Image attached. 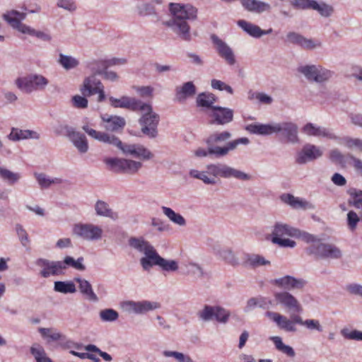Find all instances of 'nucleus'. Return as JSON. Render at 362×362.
<instances>
[{
    "instance_id": "nucleus-15",
    "label": "nucleus",
    "mask_w": 362,
    "mask_h": 362,
    "mask_svg": "<svg viewBox=\"0 0 362 362\" xmlns=\"http://www.w3.org/2000/svg\"><path fill=\"white\" fill-rule=\"evenodd\" d=\"M73 232L88 240H98L103 234L101 228L93 224H76L74 226Z\"/></svg>"
},
{
    "instance_id": "nucleus-35",
    "label": "nucleus",
    "mask_w": 362,
    "mask_h": 362,
    "mask_svg": "<svg viewBox=\"0 0 362 362\" xmlns=\"http://www.w3.org/2000/svg\"><path fill=\"white\" fill-rule=\"evenodd\" d=\"M153 256H150L151 261V267L153 265H158L165 271H176L178 268L177 264L174 260H166L159 256L158 253H153Z\"/></svg>"
},
{
    "instance_id": "nucleus-25",
    "label": "nucleus",
    "mask_w": 362,
    "mask_h": 362,
    "mask_svg": "<svg viewBox=\"0 0 362 362\" xmlns=\"http://www.w3.org/2000/svg\"><path fill=\"white\" fill-rule=\"evenodd\" d=\"M211 117L214 119V122L218 124H225L230 122L233 118L232 110L221 107H214Z\"/></svg>"
},
{
    "instance_id": "nucleus-60",
    "label": "nucleus",
    "mask_w": 362,
    "mask_h": 362,
    "mask_svg": "<svg viewBox=\"0 0 362 362\" xmlns=\"http://www.w3.org/2000/svg\"><path fill=\"white\" fill-rule=\"evenodd\" d=\"M86 350H87L88 351H93V352L98 353L106 361H112V356L109 354L102 351L96 346H95L93 344H89V345L86 346Z\"/></svg>"
},
{
    "instance_id": "nucleus-34",
    "label": "nucleus",
    "mask_w": 362,
    "mask_h": 362,
    "mask_svg": "<svg viewBox=\"0 0 362 362\" xmlns=\"http://www.w3.org/2000/svg\"><path fill=\"white\" fill-rule=\"evenodd\" d=\"M281 199L286 204H289L294 209H312L313 205L305 200L296 197L290 194H284L281 196Z\"/></svg>"
},
{
    "instance_id": "nucleus-19",
    "label": "nucleus",
    "mask_w": 362,
    "mask_h": 362,
    "mask_svg": "<svg viewBox=\"0 0 362 362\" xmlns=\"http://www.w3.org/2000/svg\"><path fill=\"white\" fill-rule=\"evenodd\" d=\"M211 40L216 46L218 55L223 58L228 64L230 66L234 65L235 63V57L232 49L215 35H211Z\"/></svg>"
},
{
    "instance_id": "nucleus-26",
    "label": "nucleus",
    "mask_w": 362,
    "mask_h": 362,
    "mask_svg": "<svg viewBox=\"0 0 362 362\" xmlns=\"http://www.w3.org/2000/svg\"><path fill=\"white\" fill-rule=\"evenodd\" d=\"M101 119L103 122V127L110 132L122 130L125 126V120L119 116H112L107 114L103 115Z\"/></svg>"
},
{
    "instance_id": "nucleus-33",
    "label": "nucleus",
    "mask_w": 362,
    "mask_h": 362,
    "mask_svg": "<svg viewBox=\"0 0 362 362\" xmlns=\"http://www.w3.org/2000/svg\"><path fill=\"white\" fill-rule=\"evenodd\" d=\"M74 281L78 284V289L86 298L94 302L98 301V298L94 293L91 284L87 280L75 278Z\"/></svg>"
},
{
    "instance_id": "nucleus-28",
    "label": "nucleus",
    "mask_w": 362,
    "mask_h": 362,
    "mask_svg": "<svg viewBox=\"0 0 362 362\" xmlns=\"http://www.w3.org/2000/svg\"><path fill=\"white\" fill-rule=\"evenodd\" d=\"M101 88H103L102 83L92 76L84 80L81 91L83 96H90L98 93Z\"/></svg>"
},
{
    "instance_id": "nucleus-21",
    "label": "nucleus",
    "mask_w": 362,
    "mask_h": 362,
    "mask_svg": "<svg viewBox=\"0 0 362 362\" xmlns=\"http://www.w3.org/2000/svg\"><path fill=\"white\" fill-rule=\"evenodd\" d=\"M322 155V150L313 144H305L302 150L298 152L296 157V162L303 164L320 158Z\"/></svg>"
},
{
    "instance_id": "nucleus-49",
    "label": "nucleus",
    "mask_w": 362,
    "mask_h": 362,
    "mask_svg": "<svg viewBox=\"0 0 362 362\" xmlns=\"http://www.w3.org/2000/svg\"><path fill=\"white\" fill-rule=\"evenodd\" d=\"M83 258L79 257L77 260H75L73 257L66 256L64 261H62V263H64V267L66 269L67 267H73L77 270L83 271L85 270L86 267L83 264Z\"/></svg>"
},
{
    "instance_id": "nucleus-16",
    "label": "nucleus",
    "mask_w": 362,
    "mask_h": 362,
    "mask_svg": "<svg viewBox=\"0 0 362 362\" xmlns=\"http://www.w3.org/2000/svg\"><path fill=\"white\" fill-rule=\"evenodd\" d=\"M129 245L135 249L143 252L146 255V257L141 259V264L144 269H148L151 267V261L150 256H153V253H156V250L147 242L141 239L131 238L129 240Z\"/></svg>"
},
{
    "instance_id": "nucleus-3",
    "label": "nucleus",
    "mask_w": 362,
    "mask_h": 362,
    "mask_svg": "<svg viewBox=\"0 0 362 362\" xmlns=\"http://www.w3.org/2000/svg\"><path fill=\"white\" fill-rule=\"evenodd\" d=\"M4 18L9 23L13 28L17 29L19 32L28 34L32 36H36L37 38L42 39L45 41H49L51 37L49 35L41 32L37 31L21 23L26 17V13L24 12H19L16 10H11L4 14Z\"/></svg>"
},
{
    "instance_id": "nucleus-20",
    "label": "nucleus",
    "mask_w": 362,
    "mask_h": 362,
    "mask_svg": "<svg viewBox=\"0 0 362 362\" xmlns=\"http://www.w3.org/2000/svg\"><path fill=\"white\" fill-rule=\"evenodd\" d=\"M126 63L125 59L112 58L108 60H100L96 62L98 70L97 73L99 74H103L104 78L110 81H115L117 78V75L115 72L107 71L106 69L111 66L121 65Z\"/></svg>"
},
{
    "instance_id": "nucleus-46",
    "label": "nucleus",
    "mask_w": 362,
    "mask_h": 362,
    "mask_svg": "<svg viewBox=\"0 0 362 362\" xmlns=\"http://www.w3.org/2000/svg\"><path fill=\"white\" fill-rule=\"evenodd\" d=\"M162 210L164 214L173 223L179 226L185 225V220L180 214L175 213L172 209L166 206H163Z\"/></svg>"
},
{
    "instance_id": "nucleus-2",
    "label": "nucleus",
    "mask_w": 362,
    "mask_h": 362,
    "mask_svg": "<svg viewBox=\"0 0 362 362\" xmlns=\"http://www.w3.org/2000/svg\"><path fill=\"white\" fill-rule=\"evenodd\" d=\"M83 129L89 136L100 141L116 146L121 149L124 154H130L143 160H149L153 157L151 152L141 145L123 144L116 136L98 132L93 129L89 128L87 125L83 126Z\"/></svg>"
},
{
    "instance_id": "nucleus-1",
    "label": "nucleus",
    "mask_w": 362,
    "mask_h": 362,
    "mask_svg": "<svg viewBox=\"0 0 362 362\" xmlns=\"http://www.w3.org/2000/svg\"><path fill=\"white\" fill-rule=\"evenodd\" d=\"M169 9L173 18L163 22V25L170 28L182 40L189 41L191 40L190 27L187 21L197 18V9L191 4L176 3H170Z\"/></svg>"
},
{
    "instance_id": "nucleus-9",
    "label": "nucleus",
    "mask_w": 362,
    "mask_h": 362,
    "mask_svg": "<svg viewBox=\"0 0 362 362\" xmlns=\"http://www.w3.org/2000/svg\"><path fill=\"white\" fill-rule=\"evenodd\" d=\"M266 316L274 321L280 329L286 332H296L294 324L297 323L303 326L305 322L299 315H293L291 320H289L286 316L275 312L268 311L266 313Z\"/></svg>"
},
{
    "instance_id": "nucleus-13",
    "label": "nucleus",
    "mask_w": 362,
    "mask_h": 362,
    "mask_svg": "<svg viewBox=\"0 0 362 362\" xmlns=\"http://www.w3.org/2000/svg\"><path fill=\"white\" fill-rule=\"evenodd\" d=\"M144 114L140 119L142 132L150 137H155L157 134V126L159 122L158 115L152 112V108L150 110H141Z\"/></svg>"
},
{
    "instance_id": "nucleus-24",
    "label": "nucleus",
    "mask_w": 362,
    "mask_h": 362,
    "mask_svg": "<svg viewBox=\"0 0 362 362\" xmlns=\"http://www.w3.org/2000/svg\"><path fill=\"white\" fill-rule=\"evenodd\" d=\"M127 308L137 314L144 313L149 310L160 308V304L156 302H150L147 300L134 302L127 301L125 303Z\"/></svg>"
},
{
    "instance_id": "nucleus-58",
    "label": "nucleus",
    "mask_w": 362,
    "mask_h": 362,
    "mask_svg": "<svg viewBox=\"0 0 362 362\" xmlns=\"http://www.w3.org/2000/svg\"><path fill=\"white\" fill-rule=\"evenodd\" d=\"M16 230L17 235L23 246H27L30 242L26 230L21 225H16Z\"/></svg>"
},
{
    "instance_id": "nucleus-61",
    "label": "nucleus",
    "mask_w": 362,
    "mask_h": 362,
    "mask_svg": "<svg viewBox=\"0 0 362 362\" xmlns=\"http://www.w3.org/2000/svg\"><path fill=\"white\" fill-rule=\"evenodd\" d=\"M37 180L40 184V185L42 187H49L52 183H54V182H59L60 180L59 179H56L55 180H49L48 178H47L45 177V175L43 174H39L37 175Z\"/></svg>"
},
{
    "instance_id": "nucleus-12",
    "label": "nucleus",
    "mask_w": 362,
    "mask_h": 362,
    "mask_svg": "<svg viewBox=\"0 0 362 362\" xmlns=\"http://www.w3.org/2000/svg\"><path fill=\"white\" fill-rule=\"evenodd\" d=\"M298 71L302 73L308 80L320 83L327 80L332 75L329 70L315 65L300 66Z\"/></svg>"
},
{
    "instance_id": "nucleus-52",
    "label": "nucleus",
    "mask_w": 362,
    "mask_h": 362,
    "mask_svg": "<svg viewBox=\"0 0 362 362\" xmlns=\"http://www.w3.org/2000/svg\"><path fill=\"white\" fill-rule=\"evenodd\" d=\"M247 262L253 267H257L266 264H269L270 262L266 260L263 257L258 255H252L247 259Z\"/></svg>"
},
{
    "instance_id": "nucleus-6",
    "label": "nucleus",
    "mask_w": 362,
    "mask_h": 362,
    "mask_svg": "<svg viewBox=\"0 0 362 362\" xmlns=\"http://www.w3.org/2000/svg\"><path fill=\"white\" fill-rule=\"evenodd\" d=\"M109 168L115 173H122L133 175L136 173L142 167V163L129 159L124 158H105L104 160Z\"/></svg>"
},
{
    "instance_id": "nucleus-31",
    "label": "nucleus",
    "mask_w": 362,
    "mask_h": 362,
    "mask_svg": "<svg viewBox=\"0 0 362 362\" xmlns=\"http://www.w3.org/2000/svg\"><path fill=\"white\" fill-rule=\"evenodd\" d=\"M278 127L274 124H251L247 127V130L252 134L259 135H270L276 133Z\"/></svg>"
},
{
    "instance_id": "nucleus-39",
    "label": "nucleus",
    "mask_w": 362,
    "mask_h": 362,
    "mask_svg": "<svg viewBox=\"0 0 362 362\" xmlns=\"http://www.w3.org/2000/svg\"><path fill=\"white\" fill-rule=\"evenodd\" d=\"M231 137V134L228 131L222 132H215L211 134L206 140V143L208 146H215V144H218L222 142H225Z\"/></svg>"
},
{
    "instance_id": "nucleus-37",
    "label": "nucleus",
    "mask_w": 362,
    "mask_h": 362,
    "mask_svg": "<svg viewBox=\"0 0 362 362\" xmlns=\"http://www.w3.org/2000/svg\"><path fill=\"white\" fill-rule=\"evenodd\" d=\"M238 25L252 37H260L262 35L263 30L255 24L245 20H240L238 21Z\"/></svg>"
},
{
    "instance_id": "nucleus-51",
    "label": "nucleus",
    "mask_w": 362,
    "mask_h": 362,
    "mask_svg": "<svg viewBox=\"0 0 362 362\" xmlns=\"http://www.w3.org/2000/svg\"><path fill=\"white\" fill-rule=\"evenodd\" d=\"M0 176L5 180H7L10 184H13L17 182L20 178L18 173H13L7 169L0 167Z\"/></svg>"
},
{
    "instance_id": "nucleus-64",
    "label": "nucleus",
    "mask_w": 362,
    "mask_h": 362,
    "mask_svg": "<svg viewBox=\"0 0 362 362\" xmlns=\"http://www.w3.org/2000/svg\"><path fill=\"white\" fill-rule=\"evenodd\" d=\"M57 6L69 11H74L76 8L74 0H59Z\"/></svg>"
},
{
    "instance_id": "nucleus-5",
    "label": "nucleus",
    "mask_w": 362,
    "mask_h": 362,
    "mask_svg": "<svg viewBox=\"0 0 362 362\" xmlns=\"http://www.w3.org/2000/svg\"><path fill=\"white\" fill-rule=\"evenodd\" d=\"M313 241L309 243L311 245L307 247L306 252L308 255H313L317 258H339L341 255V251L336 246L330 244H325L320 242L313 236Z\"/></svg>"
},
{
    "instance_id": "nucleus-8",
    "label": "nucleus",
    "mask_w": 362,
    "mask_h": 362,
    "mask_svg": "<svg viewBox=\"0 0 362 362\" xmlns=\"http://www.w3.org/2000/svg\"><path fill=\"white\" fill-rule=\"evenodd\" d=\"M207 173L212 177H221L225 178L235 177L242 180L249 179V175L240 170L230 168L225 164H209L206 166Z\"/></svg>"
},
{
    "instance_id": "nucleus-32",
    "label": "nucleus",
    "mask_w": 362,
    "mask_h": 362,
    "mask_svg": "<svg viewBox=\"0 0 362 362\" xmlns=\"http://www.w3.org/2000/svg\"><path fill=\"white\" fill-rule=\"evenodd\" d=\"M244 8L250 12L262 13L270 9L269 4L257 0H240Z\"/></svg>"
},
{
    "instance_id": "nucleus-45",
    "label": "nucleus",
    "mask_w": 362,
    "mask_h": 362,
    "mask_svg": "<svg viewBox=\"0 0 362 362\" xmlns=\"http://www.w3.org/2000/svg\"><path fill=\"white\" fill-rule=\"evenodd\" d=\"M30 352L33 355L36 362H53L52 359L47 356L44 349L40 345L32 346Z\"/></svg>"
},
{
    "instance_id": "nucleus-27",
    "label": "nucleus",
    "mask_w": 362,
    "mask_h": 362,
    "mask_svg": "<svg viewBox=\"0 0 362 362\" xmlns=\"http://www.w3.org/2000/svg\"><path fill=\"white\" fill-rule=\"evenodd\" d=\"M272 284L286 290L300 288L304 286V281L303 280L297 279L291 276H285L282 278L276 279L272 281Z\"/></svg>"
},
{
    "instance_id": "nucleus-47",
    "label": "nucleus",
    "mask_w": 362,
    "mask_h": 362,
    "mask_svg": "<svg viewBox=\"0 0 362 362\" xmlns=\"http://www.w3.org/2000/svg\"><path fill=\"white\" fill-rule=\"evenodd\" d=\"M54 290L62 293H73L76 291L75 284L71 281H56Z\"/></svg>"
},
{
    "instance_id": "nucleus-53",
    "label": "nucleus",
    "mask_w": 362,
    "mask_h": 362,
    "mask_svg": "<svg viewBox=\"0 0 362 362\" xmlns=\"http://www.w3.org/2000/svg\"><path fill=\"white\" fill-rule=\"evenodd\" d=\"M341 334L345 339L362 341V332L358 330L349 331L347 329H343Z\"/></svg>"
},
{
    "instance_id": "nucleus-42",
    "label": "nucleus",
    "mask_w": 362,
    "mask_h": 362,
    "mask_svg": "<svg viewBox=\"0 0 362 362\" xmlns=\"http://www.w3.org/2000/svg\"><path fill=\"white\" fill-rule=\"evenodd\" d=\"M95 211L98 215L111 218L112 219L117 218L118 216L113 212L109 207L108 204L103 201H98L95 204Z\"/></svg>"
},
{
    "instance_id": "nucleus-36",
    "label": "nucleus",
    "mask_w": 362,
    "mask_h": 362,
    "mask_svg": "<svg viewBox=\"0 0 362 362\" xmlns=\"http://www.w3.org/2000/svg\"><path fill=\"white\" fill-rule=\"evenodd\" d=\"M196 93V88L192 82L189 81L185 83L176 91V99L181 102L184 101L189 97L193 96Z\"/></svg>"
},
{
    "instance_id": "nucleus-7",
    "label": "nucleus",
    "mask_w": 362,
    "mask_h": 362,
    "mask_svg": "<svg viewBox=\"0 0 362 362\" xmlns=\"http://www.w3.org/2000/svg\"><path fill=\"white\" fill-rule=\"evenodd\" d=\"M48 80L42 75L33 74L18 78L16 85L23 92L30 93L33 91L42 90L48 84Z\"/></svg>"
},
{
    "instance_id": "nucleus-29",
    "label": "nucleus",
    "mask_w": 362,
    "mask_h": 362,
    "mask_svg": "<svg viewBox=\"0 0 362 362\" xmlns=\"http://www.w3.org/2000/svg\"><path fill=\"white\" fill-rule=\"evenodd\" d=\"M302 132L308 136H322L329 139H335L334 134L328 129L320 127H316L312 123L306 124L302 129Z\"/></svg>"
},
{
    "instance_id": "nucleus-10",
    "label": "nucleus",
    "mask_w": 362,
    "mask_h": 362,
    "mask_svg": "<svg viewBox=\"0 0 362 362\" xmlns=\"http://www.w3.org/2000/svg\"><path fill=\"white\" fill-rule=\"evenodd\" d=\"M110 105L114 107L126 108L133 111L150 110L151 105L142 103L141 100L127 96H122L120 98L110 97Z\"/></svg>"
},
{
    "instance_id": "nucleus-50",
    "label": "nucleus",
    "mask_w": 362,
    "mask_h": 362,
    "mask_svg": "<svg viewBox=\"0 0 362 362\" xmlns=\"http://www.w3.org/2000/svg\"><path fill=\"white\" fill-rule=\"evenodd\" d=\"M60 64L66 69H71L75 68L78 65V62L69 56L64 55L62 54H59V60Z\"/></svg>"
},
{
    "instance_id": "nucleus-62",
    "label": "nucleus",
    "mask_w": 362,
    "mask_h": 362,
    "mask_svg": "<svg viewBox=\"0 0 362 362\" xmlns=\"http://www.w3.org/2000/svg\"><path fill=\"white\" fill-rule=\"evenodd\" d=\"M81 95H75L73 97L72 100L74 106L77 108H85L88 106V100L85 98Z\"/></svg>"
},
{
    "instance_id": "nucleus-14",
    "label": "nucleus",
    "mask_w": 362,
    "mask_h": 362,
    "mask_svg": "<svg viewBox=\"0 0 362 362\" xmlns=\"http://www.w3.org/2000/svg\"><path fill=\"white\" fill-rule=\"evenodd\" d=\"M198 315L204 321L215 319L218 322H226L230 316V313L219 306L205 305Z\"/></svg>"
},
{
    "instance_id": "nucleus-44",
    "label": "nucleus",
    "mask_w": 362,
    "mask_h": 362,
    "mask_svg": "<svg viewBox=\"0 0 362 362\" xmlns=\"http://www.w3.org/2000/svg\"><path fill=\"white\" fill-rule=\"evenodd\" d=\"M271 339L274 342L275 347L277 350L291 357H293L295 356V351L293 349V348L284 344L281 337H272Z\"/></svg>"
},
{
    "instance_id": "nucleus-56",
    "label": "nucleus",
    "mask_w": 362,
    "mask_h": 362,
    "mask_svg": "<svg viewBox=\"0 0 362 362\" xmlns=\"http://www.w3.org/2000/svg\"><path fill=\"white\" fill-rule=\"evenodd\" d=\"M360 219L356 213L354 211H350L347 214V224L349 228L354 231L356 228L357 224Z\"/></svg>"
},
{
    "instance_id": "nucleus-17",
    "label": "nucleus",
    "mask_w": 362,
    "mask_h": 362,
    "mask_svg": "<svg viewBox=\"0 0 362 362\" xmlns=\"http://www.w3.org/2000/svg\"><path fill=\"white\" fill-rule=\"evenodd\" d=\"M292 5L299 9H313L317 11L322 16H329L332 13L331 6L326 4H318L315 0H293Z\"/></svg>"
},
{
    "instance_id": "nucleus-40",
    "label": "nucleus",
    "mask_w": 362,
    "mask_h": 362,
    "mask_svg": "<svg viewBox=\"0 0 362 362\" xmlns=\"http://www.w3.org/2000/svg\"><path fill=\"white\" fill-rule=\"evenodd\" d=\"M216 98L213 93H199L197 98V104L199 107L212 108L214 106L212 105L216 102Z\"/></svg>"
},
{
    "instance_id": "nucleus-4",
    "label": "nucleus",
    "mask_w": 362,
    "mask_h": 362,
    "mask_svg": "<svg viewBox=\"0 0 362 362\" xmlns=\"http://www.w3.org/2000/svg\"><path fill=\"white\" fill-rule=\"evenodd\" d=\"M249 142V139L246 137L239 138L229 141L223 147L208 146V149L198 148L194 151V155L197 157H206L208 155H214L216 157H222L226 156L230 151L235 150L238 146L240 144L247 145Z\"/></svg>"
},
{
    "instance_id": "nucleus-54",
    "label": "nucleus",
    "mask_w": 362,
    "mask_h": 362,
    "mask_svg": "<svg viewBox=\"0 0 362 362\" xmlns=\"http://www.w3.org/2000/svg\"><path fill=\"white\" fill-rule=\"evenodd\" d=\"M39 332L43 337L52 341H57L61 338V334L58 332H54L52 329L40 328Z\"/></svg>"
},
{
    "instance_id": "nucleus-18",
    "label": "nucleus",
    "mask_w": 362,
    "mask_h": 362,
    "mask_svg": "<svg viewBox=\"0 0 362 362\" xmlns=\"http://www.w3.org/2000/svg\"><path fill=\"white\" fill-rule=\"evenodd\" d=\"M37 264L42 267L40 274L42 276L47 278L50 275H59L63 273L66 269L64 263L62 261L49 262L47 259H39L37 261Z\"/></svg>"
},
{
    "instance_id": "nucleus-48",
    "label": "nucleus",
    "mask_w": 362,
    "mask_h": 362,
    "mask_svg": "<svg viewBox=\"0 0 362 362\" xmlns=\"http://www.w3.org/2000/svg\"><path fill=\"white\" fill-rule=\"evenodd\" d=\"M208 173L206 171H199L197 170H192L189 172V175L191 177L199 179L202 180L205 184L207 185H214L216 184V179L212 177H209L207 175Z\"/></svg>"
},
{
    "instance_id": "nucleus-43",
    "label": "nucleus",
    "mask_w": 362,
    "mask_h": 362,
    "mask_svg": "<svg viewBox=\"0 0 362 362\" xmlns=\"http://www.w3.org/2000/svg\"><path fill=\"white\" fill-rule=\"evenodd\" d=\"M348 192L350 195L349 205L353 206L356 209L362 208V190L350 189Z\"/></svg>"
},
{
    "instance_id": "nucleus-11",
    "label": "nucleus",
    "mask_w": 362,
    "mask_h": 362,
    "mask_svg": "<svg viewBox=\"0 0 362 362\" xmlns=\"http://www.w3.org/2000/svg\"><path fill=\"white\" fill-rule=\"evenodd\" d=\"M283 238L284 236L295 237L301 239L305 243L313 241V235L301 231L286 224H276L272 233V237Z\"/></svg>"
},
{
    "instance_id": "nucleus-63",
    "label": "nucleus",
    "mask_w": 362,
    "mask_h": 362,
    "mask_svg": "<svg viewBox=\"0 0 362 362\" xmlns=\"http://www.w3.org/2000/svg\"><path fill=\"white\" fill-rule=\"evenodd\" d=\"M303 326L309 329H316L318 332H322V328L320 323L317 320H306L303 323Z\"/></svg>"
},
{
    "instance_id": "nucleus-23",
    "label": "nucleus",
    "mask_w": 362,
    "mask_h": 362,
    "mask_svg": "<svg viewBox=\"0 0 362 362\" xmlns=\"http://www.w3.org/2000/svg\"><path fill=\"white\" fill-rule=\"evenodd\" d=\"M276 127L279 128L276 130V133L281 132L287 141L291 143H297L298 141V127L296 124L293 122H283L276 124Z\"/></svg>"
},
{
    "instance_id": "nucleus-55",
    "label": "nucleus",
    "mask_w": 362,
    "mask_h": 362,
    "mask_svg": "<svg viewBox=\"0 0 362 362\" xmlns=\"http://www.w3.org/2000/svg\"><path fill=\"white\" fill-rule=\"evenodd\" d=\"M100 316L103 321H114L118 318V313L112 309H105L100 313Z\"/></svg>"
},
{
    "instance_id": "nucleus-41",
    "label": "nucleus",
    "mask_w": 362,
    "mask_h": 362,
    "mask_svg": "<svg viewBox=\"0 0 362 362\" xmlns=\"http://www.w3.org/2000/svg\"><path fill=\"white\" fill-rule=\"evenodd\" d=\"M9 138L13 141H17L29 138L38 139L39 135L37 132L30 130L13 129L9 135Z\"/></svg>"
},
{
    "instance_id": "nucleus-38",
    "label": "nucleus",
    "mask_w": 362,
    "mask_h": 362,
    "mask_svg": "<svg viewBox=\"0 0 362 362\" xmlns=\"http://www.w3.org/2000/svg\"><path fill=\"white\" fill-rule=\"evenodd\" d=\"M69 136L74 146L81 153H86L88 151V145L85 135L78 132H72L69 134Z\"/></svg>"
},
{
    "instance_id": "nucleus-22",
    "label": "nucleus",
    "mask_w": 362,
    "mask_h": 362,
    "mask_svg": "<svg viewBox=\"0 0 362 362\" xmlns=\"http://www.w3.org/2000/svg\"><path fill=\"white\" fill-rule=\"evenodd\" d=\"M274 298L277 303L289 310H293L296 313H300L302 311V307L297 299L288 292L275 293Z\"/></svg>"
},
{
    "instance_id": "nucleus-57",
    "label": "nucleus",
    "mask_w": 362,
    "mask_h": 362,
    "mask_svg": "<svg viewBox=\"0 0 362 362\" xmlns=\"http://www.w3.org/2000/svg\"><path fill=\"white\" fill-rule=\"evenodd\" d=\"M211 84V87L214 89H217L219 90H226V92H228L230 94L233 93V88L230 86L226 84L225 83H223L221 81H219L217 79H212Z\"/></svg>"
},
{
    "instance_id": "nucleus-59",
    "label": "nucleus",
    "mask_w": 362,
    "mask_h": 362,
    "mask_svg": "<svg viewBox=\"0 0 362 362\" xmlns=\"http://www.w3.org/2000/svg\"><path fill=\"white\" fill-rule=\"evenodd\" d=\"M272 242L274 243L278 244L281 247H293L296 245V243L293 240H291L288 238H279L276 236L272 237Z\"/></svg>"
},
{
    "instance_id": "nucleus-30",
    "label": "nucleus",
    "mask_w": 362,
    "mask_h": 362,
    "mask_svg": "<svg viewBox=\"0 0 362 362\" xmlns=\"http://www.w3.org/2000/svg\"><path fill=\"white\" fill-rule=\"evenodd\" d=\"M286 37L288 42L300 45L305 49H313L317 46H320V43H315L313 40L306 39L302 35L294 32L288 33Z\"/></svg>"
}]
</instances>
